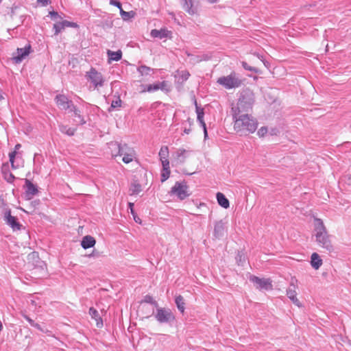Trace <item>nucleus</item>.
<instances>
[{
  "label": "nucleus",
  "mask_w": 351,
  "mask_h": 351,
  "mask_svg": "<svg viewBox=\"0 0 351 351\" xmlns=\"http://www.w3.org/2000/svg\"><path fill=\"white\" fill-rule=\"evenodd\" d=\"M234 129L240 136L254 133L258 126L257 121L248 113L232 114Z\"/></svg>",
  "instance_id": "1"
},
{
  "label": "nucleus",
  "mask_w": 351,
  "mask_h": 351,
  "mask_svg": "<svg viewBox=\"0 0 351 351\" xmlns=\"http://www.w3.org/2000/svg\"><path fill=\"white\" fill-rule=\"evenodd\" d=\"M254 102V95L249 89L241 92L237 106L232 108V114L247 113L252 108Z\"/></svg>",
  "instance_id": "2"
},
{
  "label": "nucleus",
  "mask_w": 351,
  "mask_h": 351,
  "mask_svg": "<svg viewBox=\"0 0 351 351\" xmlns=\"http://www.w3.org/2000/svg\"><path fill=\"white\" fill-rule=\"evenodd\" d=\"M315 236L318 245L327 251L332 250V245L324 223L320 219H315Z\"/></svg>",
  "instance_id": "3"
},
{
  "label": "nucleus",
  "mask_w": 351,
  "mask_h": 351,
  "mask_svg": "<svg viewBox=\"0 0 351 351\" xmlns=\"http://www.w3.org/2000/svg\"><path fill=\"white\" fill-rule=\"evenodd\" d=\"M217 82L226 89H232L240 87L243 84V80L239 74L232 72L228 75L219 77Z\"/></svg>",
  "instance_id": "4"
},
{
  "label": "nucleus",
  "mask_w": 351,
  "mask_h": 351,
  "mask_svg": "<svg viewBox=\"0 0 351 351\" xmlns=\"http://www.w3.org/2000/svg\"><path fill=\"white\" fill-rule=\"evenodd\" d=\"M154 317L160 324H169L175 320L172 311L168 308H158Z\"/></svg>",
  "instance_id": "5"
},
{
  "label": "nucleus",
  "mask_w": 351,
  "mask_h": 351,
  "mask_svg": "<svg viewBox=\"0 0 351 351\" xmlns=\"http://www.w3.org/2000/svg\"><path fill=\"white\" fill-rule=\"evenodd\" d=\"M298 280L295 277H292L290 280L289 286L287 289V295L291 302L298 307L302 306L299 300L297 298Z\"/></svg>",
  "instance_id": "6"
},
{
  "label": "nucleus",
  "mask_w": 351,
  "mask_h": 351,
  "mask_svg": "<svg viewBox=\"0 0 351 351\" xmlns=\"http://www.w3.org/2000/svg\"><path fill=\"white\" fill-rule=\"evenodd\" d=\"M171 193L176 195L181 200L184 199L190 195L188 191V186L184 183L179 182H176L171 188Z\"/></svg>",
  "instance_id": "7"
},
{
  "label": "nucleus",
  "mask_w": 351,
  "mask_h": 351,
  "mask_svg": "<svg viewBox=\"0 0 351 351\" xmlns=\"http://www.w3.org/2000/svg\"><path fill=\"white\" fill-rule=\"evenodd\" d=\"M86 76L87 77L88 80L94 84L95 88L103 86V76L95 69L91 68L90 70L86 73Z\"/></svg>",
  "instance_id": "8"
},
{
  "label": "nucleus",
  "mask_w": 351,
  "mask_h": 351,
  "mask_svg": "<svg viewBox=\"0 0 351 351\" xmlns=\"http://www.w3.org/2000/svg\"><path fill=\"white\" fill-rule=\"evenodd\" d=\"M119 156H123V162L125 164H128L133 161L136 156V152L133 148L128 146L126 144H124L122 145Z\"/></svg>",
  "instance_id": "9"
},
{
  "label": "nucleus",
  "mask_w": 351,
  "mask_h": 351,
  "mask_svg": "<svg viewBox=\"0 0 351 351\" xmlns=\"http://www.w3.org/2000/svg\"><path fill=\"white\" fill-rule=\"evenodd\" d=\"M252 281L260 289L269 290L272 289L271 281L269 278H260L257 276H252L250 277Z\"/></svg>",
  "instance_id": "10"
},
{
  "label": "nucleus",
  "mask_w": 351,
  "mask_h": 351,
  "mask_svg": "<svg viewBox=\"0 0 351 351\" xmlns=\"http://www.w3.org/2000/svg\"><path fill=\"white\" fill-rule=\"evenodd\" d=\"M4 220L5 221L6 223L12 228L13 230H19L22 226L17 221V218L11 215V211L10 209H8L5 211Z\"/></svg>",
  "instance_id": "11"
},
{
  "label": "nucleus",
  "mask_w": 351,
  "mask_h": 351,
  "mask_svg": "<svg viewBox=\"0 0 351 351\" xmlns=\"http://www.w3.org/2000/svg\"><path fill=\"white\" fill-rule=\"evenodd\" d=\"M226 223L227 222L223 220H220L215 223L213 235L215 238L219 239L224 236L227 230Z\"/></svg>",
  "instance_id": "12"
},
{
  "label": "nucleus",
  "mask_w": 351,
  "mask_h": 351,
  "mask_svg": "<svg viewBox=\"0 0 351 351\" xmlns=\"http://www.w3.org/2000/svg\"><path fill=\"white\" fill-rule=\"evenodd\" d=\"M31 45H27L23 48H17L16 55L13 56V60L16 63H20L22 60L30 53Z\"/></svg>",
  "instance_id": "13"
},
{
  "label": "nucleus",
  "mask_w": 351,
  "mask_h": 351,
  "mask_svg": "<svg viewBox=\"0 0 351 351\" xmlns=\"http://www.w3.org/2000/svg\"><path fill=\"white\" fill-rule=\"evenodd\" d=\"M55 99L58 106L62 110H69L73 105L72 101L64 95H58Z\"/></svg>",
  "instance_id": "14"
},
{
  "label": "nucleus",
  "mask_w": 351,
  "mask_h": 351,
  "mask_svg": "<svg viewBox=\"0 0 351 351\" xmlns=\"http://www.w3.org/2000/svg\"><path fill=\"white\" fill-rule=\"evenodd\" d=\"M150 35L152 38L158 39L171 38L172 33L167 28H161L160 29H152Z\"/></svg>",
  "instance_id": "15"
},
{
  "label": "nucleus",
  "mask_w": 351,
  "mask_h": 351,
  "mask_svg": "<svg viewBox=\"0 0 351 351\" xmlns=\"http://www.w3.org/2000/svg\"><path fill=\"white\" fill-rule=\"evenodd\" d=\"M25 196L28 199H32L38 192L36 186L27 179L25 180Z\"/></svg>",
  "instance_id": "16"
},
{
  "label": "nucleus",
  "mask_w": 351,
  "mask_h": 351,
  "mask_svg": "<svg viewBox=\"0 0 351 351\" xmlns=\"http://www.w3.org/2000/svg\"><path fill=\"white\" fill-rule=\"evenodd\" d=\"M167 87V82L163 81L161 82H158L156 84L147 85V88L145 91L154 92V91H157L158 90H167L168 88Z\"/></svg>",
  "instance_id": "17"
},
{
  "label": "nucleus",
  "mask_w": 351,
  "mask_h": 351,
  "mask_svg": "<svg viewBox=\"0 0 351 351\" xmlns=\"http://www.w3.org/2000/svg\"><path fill=\"white\" fill-rule=\"evenodd\" d=\"M158 155L162 166H167V164H169L168 160L169 149L167 146H162L160 149Z\"/></svg>",
  "instance_id": "18"
},
{
  "label": "nucleus",
  "mask_w": 351,
  "mask_h": 351,
  "mask_svg": "<svg viewBox=\"0 0 351 351\" xmlns=\"http://www.w3.org/2000/svg\"><path fill=\"white\" fill-rule=\"evenodd\" d=\"M182 8L190 15H193L197 12V9L194 7L193 0H182Z\"/></svg>",
  "instance_id": "19"
},
{
  "label": "nucleus",
  "mask_w": 351,
  "mask_h": 351,
  "mask_svg": "<svg viewBox=\"0 0 351 351\" xmlns=\"http://www.w3.org/2000/svg\"><path fill=\"white\" fill-rule=\"evenodd\" d=\"M123 145L117 142H110L108 143V148L112 157H117L119 155Z\"/></svg>",
  "instance_id": "20"
},
{
  "label": "nucleus",
  "mask_w": 351,
  "mask_h": 351,
  "mask_svg": "<svg viewBox=\"0 0 351 351\" xmlns=\"http://www.w3.org/2000/svg\"><path fill=\"white\" fill-rule=\"evenodd\" d=\"M96 243L94 237L90 235H86L83 237L81 241V245L84 249H88L95 245Z\"/></svg>",
  "instance_id": "21"
},
{
  "label": "nucleus",
  "mask_w": 351,
  "mask_h": 351,
  "mask_svg": "<svg viewBox=\"0 0 351 351\" xmlns=\"http://www.w3.org/2000/svg\"><path fill=\"white\" fill-rule=\"evenodd\" d=\"M89 314L91 316V317L96 321L97 326L98 328H101L103 326V322L101 317L99 315V312L94 308L91 307L89 309Z\"/></svg>",
  "instance_id": "22"
},
{
  "label": "nucleus",
  "mask_w": 351,
  "mask_h": 351,
  "mask_svg": "<svg viewBox=\"0 0 351 351\" xmlns=\"http://www.w3.org/2000/svg\"><path fill=\"white\" fill-rule=\"evenodd\" d=\"M107 54L108 57V61L110 62L111 61H119L121 59L122 52L121 50H118L117 51H112L110 49L107 51Z\"/></svg>",
  "instance_id": "23"
},
{
  "label": "nucleus",
  "mask_w": 351,
  "mask_h": 351,
  "mask_svg": "<svg viewBox=\"0 0 351 351\" xmlns=\"http://www.w3.org/2000/svg\"><path fill=\"white\" fill-rule=\"evenodd\" d=\"M65 27H77L78 25L77 23H54L53 29L55 30V35L60 33Z\"/></svg>",
  "instance_id": "24"
},
{
  "label": "nucleus",
  "mask_w": 351,
  "mask_h": 351,
  "mask_svg": "<svg viewBox=\"0 0 351 351\" xmlns=\"http://www.w3.org/2000/svg\"><path fill=\"white\" fill-rule=\"evenodd\" d=\"M311 266L315 269H318L322 265V260L320 258L319 256L317 253H313L311 255Z\"/></svg>",
  "instance_id": "25"
},
{
  "label": "nucleus",
  "mask_w": 351,
  "mask_h": 351,
  "mask_svg": "<svg viewBox=\"0 0 351 351\" xmlns=\"http://www.w3.org/2000/svg\"><path fill=\"white\" fill-rule=\"evenodd\" d=\"M217 199L218 204L224 208H228L230 206L229 200L221 193H217Z\"/></svg>",
  "instance_id": "26"
},
{
  "label": "nucleus",
  "mask_w": 351,
  "mask_h": 351,
  "mask_svg": "<svg viewBox=\"0 0 351 351\" xmlns=\"http://www.w3.org/2000/svg\"><path fill=\"white\" fill-rule=\"evenodd\" d=\"M129 190L131 195H137L142 191V187L139 183L134 181L131 183Z\"/></svg>",
  "instance_id": "27"
},
{
  "label": "nucleus",
  "mask_w": 351,
  "mask_h": 351,
  "mask_svg": "<svg viewBox=\"0 0 351 351\" xmlns=\"http://www.w3.org/2000/svg\"><path fill=\"white\" fill-rule=\"evenodd\" d=\"M175 302L178 310L183 313L185 310V302L184 298L182 295H178L176 297Z\"/></svg>",
  "instance_id": "28"
},
{
  "label": "nucleus",
  "mask_w": 351,
  "mask_h": 351,
  "mask_svg": "<svg viewBox=\"0 0 351 351\" xmlns=\"http://www.w3.org/2000/svg\"><path fill=\"white\" fill-rule=\"evenodd\" d=\"M186 150L178 149L176 152V160L180 163H183L186 158Z\"/></svg>",
  "instance_id": "29"
},
{
  "label": "nucleus",
  "mask_w": 351,
  "mask_h": 351,
  "mask_svg": "<svg viewBox=\"0 0 351 351\" xmlns=\"http://www.w3.org/2000/svg\"><path fill=\"white\" fill-rule=\"evenodd\" d=\"M120 14L123 21H128L134 17L136 12L132 10L130 12H125L123 9H121Z\"/></svg>",
  "instance_id": "30"
},
{
  "label": "nucleus",
  "mask_w": 351,
  "mask_h": 351,
  "mask_svg": "<svg viewBox=\"0 0 351 351\" xmlns=\"http://www.w3.org/2000/svg\"><path fill=\"white\" fill-rule=\"evenodd\" d=\"M71 112H73L74 116L78 119V120H76L75 121L80 123V124H84L85 121L84 120V118L81 116L80 111L74 106L73 105L72 107L69 109Z\"/></svg>",
  "instance_id": "31"
},
{
  "label": "nucleus",
  "mask_w": 351,
  "mask_h": 351,
  "mask_svg": "<svg viewBox=\"0 0 351 351\" xmlns=\"http://www.w3.org/2000/svg\"><path fill=\"white\" fill-rule=\"evenodd\" d=\"M170 176V168H169V164H167L166 166H162V170L161 173V182H165L167 180Z\"/></svg>",
  "instance_id": "32"
},
{
  "label": "nucleus",
  "mask_w": 351,
  "mask_h": 351,
  "mask_svg": "<svg viewBox=\"0 0 351 351\" xmlns=\"http://www.w3.org/2000/svg\"><path fill=\"white\" fill-rule=\"evenodd\" d=\"M137 71L140 73V74L142 76H147L151 74V72L154 70L152 68L147 66L145 65H141L138 67Z\"/></svg>",
  "instance_id": "33"
},
{
  "label": "nucleus",
  "mask_w": 351,
  "mask_h": 351,
  "mask_svg": "<svg viewBox=\"0 0 351 351\" xmlns=\"http://www.w3.org/2000/svg\"><path fill=\"white\" fill-rule=\"evenodd\" d=\"M48 16L50 17L51 20L56 22H68L66 20H62L59 14L53 10L49 12Z\"/></svg>",
  "instance_id": "34"
},
{
  "label": "nucleus",
  "mask_w": 351,
  "mask_h": 351,
  "mask_svg": "<svg viewBox=\"0 0 351 351\" xmlns=\"http://www.w3.org/2000/svg\"><path fill=\"white\" fill-rule=\"evenodd\" d=\"M60 130L61 132L66 134L69 136H73L75 133V129L68 127L66 125H60Z\"/></svg>",
  "instance_id": "35"
},
{
  "label": "nucleus",
  "mask_w": 351,
  "mask_h": 351,
  "mask_svg": "<svg viewBox=\"0 0 351 351\" xmlns=\"http://www.w3.org/2000/svg\"><path fill=\"white\" fill-rule=\"evenodd\" d=\"M197 121L199 122L201 126H204L205 125V122L204 121V111H203V109L202 108H199L198 107H197Z\"/></svg>",
  "instance_id": "36"
},
{
  "label": "nucleus",
  "mask_w": 351,
  "mask_h": 351,
  "mask_svg": "<svg viewBox=\"0 0 351 351\" xmlns=\"http://www.w3.org/2000/svg\"><path fill=\"white\" fill-rule=\"evenodd\" d=\"M35 269L40 270L41 271H45L46 269V264L40 260L38 261V264L35 265Z\"/></svg>",
  "instance_id": "37"
},
{
  "label": "nucleus",
  "mask_w": 351,
  "mask_h": 351,
  "mask_svg": "<svg viewBox=\"0 0 351 351\" xmlns=\"http://www.w3.org/2000/svg\"><path fill=\"white\" fill-rule=\"evenodd\" d=\"M242 66L245 70L250 71L256 73H258V69L249 66L245 62H242Z\"/></svg>",
  "instance_id": "38"
},
{
  "label": "nucleus",
  "mask_w": 351,
  "mask_h": 351,
  "mask_svg": "<svg viewBox=\"0 0 351 351\" xmlns=\"http://www.w3.org/2000/svg\"><path fill=\"white\" fill-rule=\"evenodd\" d=\"M16 154V151L12 152L9 154L10 162L12 167L13 169H16V167L14 166V158H15Z\"/></svg>",
  "instance_id": "39"
},
{
  "label": "nucleus",
  "mask_w": 351,
  "mask_h": 351,
  "mask_svg": "<svg viewBox=\"0 0 351 351\" xmlns=\"http://www.w3.org/2000/svg\"><path fill=\"white\" fill-rule=\"evenodd\" d=\"M267 127H261L257 132V134L260 137H263L267 133Z\"/></svg>",
  "instance_id": "40"
},
{
  "label": "nucleus",
  "mask_w": 351,
  "mask_h": 351,
  "mask_svg": "<svg viewBox=\"0 0 351 351\" xmlns=\"http://www.w3.org/2000/svg\"><path fill=\"white\" fill-rule=\"evenodd\" d=\"M179 73L180 75V77H181L182 81L187 80L190 75L189 73L186 71H181L180 72H179Z\"/></svg>",
  "instance_id": "41"
},
{
  "label": "nucleus",
  "mask_w": 351,
  "mask_h": 351,
  "mask_svg": "<svg viewBox=\"0 0 351 351\" xmlns=\"http://www.w3.org/2000/svg\"><path fill=\"white\" fill-rule=\"evenodd\" d=\"M110 4L117 7L120 11L122 9L121 3L118 0H110Z\"/></svg>",
  "instance_id": "42"
},
{
  "label": "nucleus",
  "mask_w": 351,
  "mask_h": 351,
  "mask_svg": "<svg viewBox=\"0 0 351 351\" xmlns=\"http://www.w3.org/2000/svg\"><path fill=\"white\" fill-rule=\"evenodd\" d=\"M144 302L146 303L154 304L157 306V303L154 300L153 298L150 295H146L144 298Z\"/></svg>",
  "instance_id": "43"
},
{
  "label": "nucleus",
  "mask_w": 351,
  "mask_h": 351,
  "mask_svg": "<svg viewBox=\"0 0 351 351\" xmlns=\"http://www.w3.org/2000/svg\"><path fill=\"white\" fill-rule=\"evenodd\" d=\"M121 104V99H116L114 101H112V102L111 104V108H117V107H120Z\"/></svg>",
  "instance_id": "44"
},
{
  "label": "nucleus",
  "mask_w": 351,
  "mask_h": 351,
  "mask_svg": "<svg viewBox=\"0 0 351 351\" xmlns=\"http://www.w3.org/2000/svg\"><path fill=\"white\" fill-rule=\"evenodd\" d=\"M5 178L7 180V181L8 182H12L14 180V176L13 174H12L11 173L7 174L6 176H5Z\"/></svg>",
  "instance_id": "45"
},
{
  "label": "nucleus",
  "mask_w": 351,
  "mask_h": 351,
  "mask_svg": "<svg viewBox=\"0 0 351 351\" xmlns=\"http://www.w3.org/2000/svg\"><path fill=\"white\" fill-rule=\"evenodd\" d=\"M37 1L42 4L43 6H46L48 4L51 3L50 0H37Z\"/></svg>",
  "instance_id": "46"
},
{
  "label": "nucleus",
  "mask_w": 351,
  "mask_h": 351,
  "mask_svg": "<svg viewBox=\"0 0 351 351\" xmlns=\"http://www.w3.org/2000/svg\"><path fill=\"white\" fill-rule=\"evenodd\" d=\"M191 60L193 62V63H197V62H199L202 60V58H201L199 56H195V57H193Z\"/></svg>",
  "instance_id": "47"
},
{
  "label": "nucleus",
  "mask_w": 351,
  "mask_h": 351,
  "mask_svg": "<svg viewBox=\"0 0 351 351\" xmlns=\"http://www.w3.org/2000/svg\"><path fill=\"white\" fill-rule=\"evenodd\" d=\"M134 203L130 202L128 204V208L130 210V212H131L132 215L136 214L134 210Z\"/></svg>",
  "instance_id": "48"
},
{
  "label": "nucleus",
  "mask_w": 351,
  "mask_h": 351,
  "mask_svg": "<svg viewBox=\"0 0 351 351\" xmlns=\"http://www.w3.org/2000/svg\"><path fill=\"white\" fill-rule=\"evenodd\" d=\"M35 259V258H38V254L36 252H32V254H30L29 255V259Z\"/></svg>",
  "instance_id": "49"
},
{
  "label": "nucleus",
  "mask_w": 351,
  "mask_h": 351,
  "mask_svg": "<svg viewBox=\"0 0 351 351\" xmlns=\"http://www.w3.org/2000/svg\"><path fill=\"white\" fill-rule=\"evenodd\" d=\"M134 220L138 223H141V219L136 215V214L132 215Z\"/></svg>",
  "instance_id": "50"
},
{
  "label": "nucleus",
  "mask_w": 351,
  "mask_h": 351,
  "mask_svg": "<svg viewBox=\"0 0 351 351\" xmlns=\"http://www.w3.org/2000/svg\"><path fill=\"white\" fill-rule=\"evenodd\" d=\"M25 319H26V320L29 323V324H30L32 326H34V324L35 322H34L33 319H32L30 317H29L28 316H26V315L25 316Z\"/></svg>",
  "instance_id": "51"
},
{
  "label": "nucleus",
  "mask_w": 351,
  "mask_h": 351,
  "mask_svg": "<svg viewBox=\"0 0 351 351\" xmlns=\"http://www.w3.org/2000/svg\"><path fill=\"white\" fill-rule=\"evenodd\" d=\"M32 327H34L40 331H44V330L42 328L41 326L36 322L34 323V324Z\"/></svg>",
  "instance_id": "52"
},
{
  "label": "nucleus",
  "mask_w": 351,
  "mask_h": 351,
  "mask_svg": "<svg viewBox=\"0 0 351 351\" xmlns=\"http://www.w3.org/2000/svg\"><path fill=\"white\" fill-rule=\"evenodd\" d=\"M204 129V137L206 138L208 136L207 130L206 125L204 126H202Z\"/></svg>",
  "instance_id": "53"
},
{
  "label": "nucleus",
  "mask_w": 351,
  "mask_h": 351,
  "mask_svg": "<svg viewBox=\"0 0 351 351\" xmlns=\"http://www.w3.org/2000/svg\"><path fill=\"white\" fill-rule=\"evenodd\" d=\"M23 17V19H22V22H24L26 20H28V21L30 20L29 16H24Z\"/></svg>",
  "instance_id": "54"
},
{
  "label": "nucleus",
  "mask_w": 351,
  "mask_h": 351,
  "mask_svg": "<svg viewBox=\"0 0 351 351\" xmlns=\"http://www.w3.org/2000/svg\"><path fill=\"white\" fill-rule=\"evenodd\" d=\"M242 257H243V255L240 254L239 253L238 254V256H237V259L241 262V259H242Z\"/></svg>",
  "instance_id": "55"
},
{
  "label": "nucleus",
  "mask_w": 351,
  "mask_h": 351,
  "mask_svg": "<svg viewBox=\"0 0 351 351\" xmlns=\"http://www.w3.org/2000/svg\"><path fill=\"white\" fill-rule=\"evenodd\" d=\"M21 147V144H16V145H15V147H14V149H15V150H14V151H16V150L19 149Z\"/></svg>",
  "instance_id": "56"
},
{
  "label": "nucleus",
  "mask_w": 351,
  "mask_h": 351,
  "mask_svg": "<svg viewBox=\"0 0 351 351\" xmlns=\"http://www.w3.org/2000/svg\"><path fill=\"white\" fill-rule=\"evenodd\" d=\"M219 0H207V1L210 3H215L217 2Z\"/></svg>",
  "instance_id": "57"
},
{
  "label": "nucleus",
  "mask_w": 351,
  "mask_h": 351,
  "mask_svg": "<svg viewBox=\"0 0 351 351\" xmlns=\"http://www.w3.org/2000/svg\"><path fill=\"white\" fill-rule=\"evenodd\" d=\"M186 134H189V132H190V130L189 129H185L184 131Z\"/></svg>",
  "instance_id": "58"
},
{
  "label": "nucleus",
  "mask_w": 351,
  "mask_h": 351,
  "mask_svg": "<svg viewBox=\"0 0 351 351\" xmlns=\"http://www.w3.org/2000/svg\"><path fill=\"white\" fill-rule=\"evenodd\" d=\"M2 329H3V325H2L1 322L0 321V332L2 330Z\"/></svg>",
  "instance_id": "59"
},
{
  "label": "nucleus",
  "mask_w": 351,
  "mask_h": 351,
  "mask_svg": "<svg viewBox=\"0 0 351 351\" xmlns=\"http://www.w3.org/2000/svg\"><path fill=\"white\" fill-rule=\"evenodd\" d=\"M95 256V253H94V252H93L92 254H89V255H88V256H89V257H90V256Z\"/></svg>",
  "instance_id": "60"
},
{
  "label": "nucleus",
  "mask_w": 351,
  "mask_h": 351,
  "mask_svg": "<svg viewBox=\"0 0 351 351\" xmlns=\"http://www.w3.org/2000/svg\"><path fill=\"white\" fill-rule=\"evenodd\" d=\"M2 0H0V3L1 2Z\"/></svg>",
  "instance_id": "61"
}]
</instances>
